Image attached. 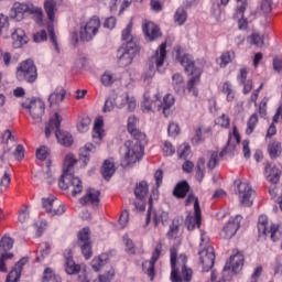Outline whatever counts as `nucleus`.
I'll return each mask as SVG.
<instances>
[{"mask_svg": "<svg viewBox=\"0 0 282 282\" xmlns=\"http://www.w3.org/2000/svg\"><path fill=\"white\" fill-rule=\"evenodd\" d=\"M198 254L203 269L208 272L215 265V249L213 246H208L207 248H203Z\"/></svg>", "mask_w": 282, "mask_h": 282, "instance_id": "obj_15", "label": "nucleus"}, {"mask_svg": "<svg viewBox=\"0 0 282 282\" xmlns=\"http://www.w3.org/2000/svg\"><path fill=\"white\" fill-rule=\"evenodd\" d=\"M235 61V51H227L220 55V67H227Z\"/></svg>", "mask_w": 282, "mask_h": 282, "instance_id": "obj_50", "label": "nucleus"}, {"mask_svg": "<svg viewBox=\"0 0 282 282\" xmlns=\"http://www.w3.org/2000/svg\"><path fill=\"white\" fill-rule=\"evenodd\" d=\"M42 206L52 217L63 215L65 213V205H63V203H61V200L56 199L54 196L50 198H42Z\"/></svg>", "mask_w": 282, "mask_h": 282, "instance_id": "obj_12", "label": "nucleus"}, {"mask_svg": "<svg viewBox=\"0 0 282 282\" xmlns=\"http://www.w3.org/2000/svg\"><path fill=\"white\" fill-rule=\"evenodd\" d=\"M191 155V145L188 143H183L177 149V156L180 160H186Z\"/></svg>", "mask_w": 282, "mask_h": 282, "instance_id": "obj_54", "label": "nucleus"}, {"mask_svg": "<svg viewBox=\"0 0 282 282\" xmlns=\"http://www.w3.org/2000/svg\"><path fill=\"white\" fill-rule=\"evenodd\" d=\"M116 80V75L111 70H105L100 76V83L104 87H111Z\"/></svg>", "mask_w": 282, "mask_h": 282, "instance_id": "obj_39", "label": "nucleus"}, {"mask_svg": "<svg viewBox=\"0 0 282 282\" xmlns=\"http://www.w3.org/2000/svg\"><path fill=\"white\" fill-rule=\"evenodd\" d=\"M172 87L176 94H182L184 91V77L180 74H174L172 76Z\"/></svg>", "mask_w": 282, "mask_h": 282, "instance_id": "obj_37", "label": "nucleus"}, {"mask_svg": "<svg viewBox=\"0 0 282 282\" xmlns=\"http://www.w3.org/2000/svg\"><path fill=\"white\" fill-rule=\"evenodd\" d=\"M105 124V121H102V118H97L95 120L94 129H93V140L95 142H100L102 138H105V129H102Z\"/></svg>", "mask_w": 282, "mask_h": 282, "instance_id": "obj_26", "label": "nucleus"}, {"mask_svg": "<svg viewBox=\"0 0 282 282\" xmlns=\"http://www.w3.org/2000/svg\"><path fill=\"white\" fill-rule=\"evenodd\" d=\"M28 263V258H22L15 264V268L11 270L7 276V282H19L21 279V272H23V265Z\"/></svg>", "mask_w": 282, "mask_h": 282, "instance_id": "obj_21", "label": "nucleus"}, {"mask_svg": "<svg viewBox=\"0 0 282 282\" xmlns=\"http://www.w3.org/2000/svg\"><path fill=\"white\" fill-rule=\"evenodd\" d=\"M282 147L281 142L272 141L268 145V152L270 158H279L281 155Z\"/></svg>", "mask_w": 282, "mask_h": 282, "instance_id": "obj_45", "label": "nucleus"}, {"mask_svg": "<svg viewBox=\"0 0 282 282\" xmlns=\"http://www.w3.org/2000/svg\"><path fill=\"white\" fill-rule=\"evenodd\" d=\"M10 182H11L10 173H8V171H4V174L2 175L0 181L1 193L8 191V186H10Z\"/></svg>", "mask_w": 282, "mask_h": 282, "instance_id": "obj_58", "label": "nucleus"}, {"mask_svg": "<svg viewBox=\"0 0 282 282\" xmlns=\"http://www.w3.org/2000/svg\"><path fill=\"white\" fill-rule=\"evenodd\" d=\"M133 30V22H129L127 28L121 32L122 41H127L117 50V65L118 67H129L133 63L137 54H140V39L131 35Z\"/></svg>", "mask_w": 282, "mask_h": 282, "instance_id": "obj_2", "label": "nucleus"}, {"mask_svg": "<svg viewBox=\"0 0 282 282\" xmlns=\"http://www.w3.org/2000/svg\"><path fill=\"white\" fill-rule=\"evenodd\" d=\"M96 151V147L94 143H86L83 148L79 149V159L83 161L85 166H87V162H89V155Z\"/></svg>", "mask_w": 282, "mask_h": 282, "instance_id": "obj_30", "label": "nucleus"}, {"mask_svg": "<svg viewBox=\"0 0 282 282\" xmlns=\"http://www.w3.org/2000/svg\"><path fill=\"white\" fill-rule=\"evenodd\" d=\"M12 39V45L15 50H19V47H23V45H28V41L30 39L25 34V31L21 28H18L14 30V32L11 34Z\"/></svg>", "mask_w": 282, "mask_h": 282, "instance_id": "obj_19", "label": "nucleus"}, {"mask_svg": "<svg viewBox=\"0 0 282 282\" xmlns=\"http://www.w3.org/2000/svg\"><path fill=\"white\" fill-rule=\"evenodd\" d=\"M44 10L51 23H54L55 12H56V2L54 0H46L44 2Z\"/></svg>", "mask_w": 282, "mask_h": 282, "instance_id": "obj_38", "label": "nucleus"}, {"mask_svg": "<svg viewBox=\"0 0 282 282\" xmlns=\"http://www.w3.org/2000/svg\"><path fill=\"white\" fill-rule=\"evenodd\" d=\"M99 202L100 191L97 189H87L86 195L79 199L80 204H91L93 206L98 205Z\"/></svg>", "mask_w": 282, "mask_h": 282, "instance_id": "obj_23", "label": "nucleus"}, {"mask_svg": "<svg viewBox=\"0 0 282 282\" xmlns=\"http://www.w3.org/2000/svg\"><path fill=\"white\" fill-rule=\"evenodd\" d=\"M161 254H162V242H159L155 246V248L152 252V257L149 261L152 262V263H158V260L160 259Z\"/></svg>", "mask_w": 282, "mask_h": 282, "instance_id": "obj_60", "label": "nucleus"}, {"mask_svg": "<svg viewBox=\"0 0 282 282\" xmlns=\"http://www.w3.org/2000/svg\"><path fill=\"white\" fill-rule=\"evenodd\" d=\"M166 236H167V239H177V237H180V223L174 220L170 225V229H169Z\"/></svg>", "mask_w": 282, "mask_h": 282, "instance_id": "obj_52", "label": "nucleus"}, {"mask_svg": "<svg viewBox=\"0 0 282 282\" xmlns=\"http://www.w3.org/2000/svg\"><path fill=\"white\" fill-rule=\"evenodd\" d=\"M109 261V256L107 253H101L99 257H96L91 261V268L95 272H100L104 265Z\"/></svg>", "mask_w": 282, "mask_h": 282, "instance_id": "obj_32", "label": "nucleus"}, {"mask_svg": "<svg viewBox=\"0 0 282 282\" xmlns=\"http://www.w3.org/2000/svg\"><path fill=\"white\" fill-rule=\"evenodd\" d=\"M10 22L8 15L0 14V36L2 39H8L10 36Z\"/></svg>", "mask_w": 282, "mask_h": 282, "instance_id": "obj_36", "label": "nucleus"}, {"mask_svg": "<svg viewBox=\"0 0 282 282\" xmlns=\"http://www.w3.org/2000/svg\"><path fill=\"white\" fill-rule=\"evenodd\" d=\"M196 169V180L197 182H202L206 175V159L199 158Z\"/></svg>", "mask_w": 282, "mask_h": 282, "instance_id": "obj_42", "label": "nucleus"}, {"mask_svg": "<svg viewBox=\"0 0 282 282\" xmlns=\"http://www.w3.org/2000/svg\"><path fill=\"white\" fill-rule=\"evenodd\" d=\"M166 61V42L161 43L159 50H156L154 56L152 57V63L156 66V69H160Z\"/></svg>", "mask_w": 282, "mask_h": 282, "instance_id": "obj_22", "label": "nucleus"}, {"mask_svg": "<svg viewBox=\"0 0 282 282\" xmlns=\"http://www.w3.org/2000/svg\"><path fill=\"white\" fill-rule=\"evenodd\" d=\"M218 162H219V152H217V151L209 152V160L207 163V169L213 171V169H215V166H217Z\"/></svg>", "mask_w": 282, "mask_h": 282, "instance_id": "obj_56", "label": "nucleus"}, {"mask_svg": "<svg viewBox=\"0 0 282 282\" xmlns=\"http://www.w3.org/2000/svg\"><path fill=\"white\" fill-rule=\"evenodd\" d=\"M18 221L20 224H26V221H30V207L23 206L18 214Z\"/></svg>", "mask_w": 282, "mask_h": 282, "instance_id": "obj_53", "label": "nucleus"}, {"mask_svg": "<svg viewBox=\"0 0 282 282\" xmlns=\"http://www.w3.org/2000/svg\"><path fill=\"white\" fill-rule=\"evenodd\" d=\"M98 30H100V18L94 15L80 28L79 34L82 41H91L98 34Z\"/></svg>", "mask_w": 282, "mask_h": 282, "instance_id": "obj_10", "label": "nucleus"}, {"mask_svg": "<svg viewBox=\"0 0 282 282\" xmlns=\"http://www.w3.org/2000/svg\"><path fill=\"white\" fill-rule=\"evenodd\" d=\"M30 12V14H34V12H39V10H34L32 4L15 2L11 8V17L12 19H17V21H21L23 19V14Z\"/></svg>", "mask_w": 282, "mask_h": 282, "instance_id": "obj_16", "label": "nucleus"}, {"mask_svg": "<svg viewBox=\"0 0 282 282\" xmlns=\"http://www.w3.org/2000/svg\"><path fill=\"white\" fill-rule=\"evenodd\" d=\"M66 91L63 87H57L53 94L48 97L50 105H58L65 100Z\"/></svg>", "mask_w": 282, "mask_h": 282, "instance_id": "obj_31", "label": "nucleus"}, {"mask_svg": "<svg viewBox=\"0 0 282 282\" xmlns=\"http://www.w3.org/2000/svg\"><path fill=\"white\" fill-rule=\"evenodd\" d=\"M143 272L147 274L150 281L155 280V262H151L150 260L143 263Z\"/></svg>", "mask_w": 282, "mask_h": 282, "instance_id": "obj_44", "label": "nucleus"}, {"mask_svg": "<svg viewBox=\"0 0 282 282\" xmlns=\"http://www.w3.org/2000/svg\"><path fill=\"white\" fill-rule=\"evenodd\" d=\"M68 256H65V272L66 274H78L80 272V264H76L74 258L72 257V251L67 252Z\"/></svg>", "mask_w": 282, "mask_h": 282, "instance_id": "obj_24", "label": "nucleus"}, {"mask_svg": "<svg viewBox=\"0 0 282 282\" xmlns=\"http://www.w3.org/2000/svg\"><path fill=\"white\" fill-rule=\"evenodd\" d=\"M17 78L20 82L25 80V83H34L36 78H39L34 62L31 59L22 62L17 70Z\"/></svg>", "mask_w": 282, "mask_h": 282, "instance_id": "obj_8", "label": "nucleus"}, {"mask_svg": "<svg viewBox=\"0 0 282 282\" xmlns=\"http://www.w3.org/2000/svg\"><path fill=\"white\" fill-rule=\"evenodd\" d=\"M116 276V270L112 267H109L104 274H100L98 279H95L94 282H111Z\"/></svg>", "mask_w": 282, "mask_h": 282, "instance_id": "obj_48", "label": "nucleus"}, {"mask_svg": "<svg viewBox=\"0 0 282 282\" xmlns=\"http://www.w3.org/2000/svg\"><path fill=\"white\" fill-rule=\"evenodd\" d=\"M270 235V239L273 241H280L282 237L281 229L278 225H271L267 230V236Z\"/></svg>", "mask_w": 282, "mask_h": 282, "instance_id": "obj_49", "label": "nucleus"}, {"mask_svg": "<svg viewBox=\"0 0 282 282\" xmlns=\"http://www.w3.org/2000/svg\"><path fill=\"white\" fill-rule=\"evenodd\" d=\"M265 178L271 184H279V180H281V171H279V167L269 164L265 166Z\"/></svg>", "mask_w": 282, "mask_h": 282, "instance_id": "obj_25", "label": "nucleus"}, {"mask_svg": "<svg viewBox=\"0 0 282 282\" xmlns=\"http://www.w3.org/2000/svg\"><path fill=\"white\" fill-rule=\"evenodd\" d=\"M61 122H63V117L58 112L54 113V117L50 119L48 123L45 127V137L50 138L52 131H55V138L59 144L63 147H72L74 143V138L69 132L61 131Z\"/></svg>", "mask_w": 282, "mask_h": 282, "instance_id": "obj_5", "label": "nucleus"}, {"mask_svg": "<svg viewBox=\"0 0 282 282\" xmlns=\"http://www.w3.org/2000/svg\"><path fill=\"white\" fill-rule=\"evenodd\" d=\"M185 224L187 226V230H195V228H199L202 226V208L197 207L196 204V212L194 215H188Z\"/></svg>", "mask_w": 282, "mask_h": 282, "instance_id": "obj_20", "label": "nucleus"}, {"mask_svg": "<svg viewBox=\"0 0 282 282\" xmlns=\"http://www.w3.org/2000/svg\"><path fill=\"white\" fill-rule=\"evenodd\" d=\"M120 228H127L129 226V210H123L119 217Z\"/></svg>", "mask_w": 282, "mask_h": 282, "instance_id": "obj_61", "label": "nucleus"}, {"mask_svg": "<svg viewBox=\"0 0 282 282\" xmlns=\"http://www.w3.org/2000/svg\"><path fill=\"white\" fill-rule=\"evenodd\" d=\"M48 155H50V152L47 151L46 147H41L36 151V158H37V160H41L42 162L47 160Z\"/></svg>", "mask_w": 282, "mask_h": 282, "instance_id": "obj_64", "label": "nucleus"}, {"mask_svg": "<svg viewBox=\"0 0 282 282\" xmlns=\"http://www.w3.org/2000/svg\"><path fill=\"white\" fill-rule=\"evenodd\" d=\"M216 124L223 127L224 129H228L230 127V118L227 115H221L217 120Z\"/></svg>", "mask_w": 282, "mask_h": 282, "instance_id": "obj_62", "label": "nucleus"}, {"mask_svg": "<svg viewBox=\"0 0 282 282\" xmlns=\"http://www.w3.org/2000/svg\"><path fill=\"white\" fill-rule=\"evenodd\" d=\"M120 98L121 102L117 105L118 109H123V107H128V111H135V107H138L135 97H131L129 96V94H124V96Z\"/></svg>", "mask_w": 282, "mask_h": 282, "instance_id": "obj_28", "label": "nucleus"}, {"mask_svg": "<svg viewBox=\"0 0 282 282\" xmlns=\"http://www.w3.org/2000/svg\"><path fill=\"white\" fill-rule=\"evenodd\" d=\"M91 127V119L89 117H79L77 121V130L79 133H87Z\"/></svg>", "mask_w": 282, "mask_h": 282, "instance_id": "obj_43", "label": "nucleus"}, {"mask_svg": "<svg viewBox=\"0 0 282 282\" xmlns=\"http://www.w3.org/2000/svg\"><path fill=\"white\" fill-rule=\"evenodd\" d=\"M138 118L135 116H130L127 121L128 133L134 138L135 143L133 141H126L123 147L121 148V153H123V158L121 159V166L127 169L128 166H133L135 162H138L141 158L142 153V142L140 138H142V131L138 129Z\"/></svg>", "mask_w": 282, "mask_h": 282, "instance_id": "obj_1", "label": "nucleus"}, {"mask_svg": "<svg viewBox=\"0 0 282 282\" xmlns=\"http://www.w3.org/2000/svg\"><path fill=\"white\" fill-rule=\"evenodd\" d=\"M257 124H259V115L254 112L249 117L247 121L246 134L252 135V133L254 132V129H257Z\"/></svg>", "mask_w": 282, "mask_h": 282, "instance_id": "obj_40", "label": "nucleus"}, {"mask_svg": "<svg viewBox=\"0 0 282 282\" xmlns=\"http://www.w3.org/2000/svg\"><path fill=\"white\" fill-rule=\"evenodd\" d=\"M176 58L178 63L184 67L186 74L193 76L187 83L188 91H192L193 96H199V91L195 88V85H199V77L202 76V66H198L197 63L193 61V57L188 54L180 55L177 51Z\"/></svg>", "mask_w": 282, "mask_h": 282, "instance_id": "obj_4", "label": "nucleus"}, {"mask_svg": "<svg viewBox=\"0 0 282 282\" xmlns=\"http://www.w3.org/2000/svg\"><path fill=\"white\" fill-rule=\"evenodd\" d=\"M221 93L226 96L227 102H232L237 96V93L230 82H225L223 84Z\"/></svg>", "mask_w": 282, "mask_h": 282, "instance_id": "obj_33", "label": "nucleus"}, {"mask_svg": "<svg viewBox=\"0 0 282 282\" xmlns=\"http://www.w3.org/2000/svg\"><path fill=\"white\" fill-rule=\"evenodd\" d=\"M134 197L138 202H133V213H142V182H139L134 188Z\"/></svg>", "mask_w": 282, "mask_h": 282, "instance_id": "obj_29", "label": "nucleus"}, {"mask_svg": "<svg viewBox=\"0 0 282 282\" xmlns=\"http://www.w3.org/2000/svg\"><path fill=\"white\" fill-rule=\"evenodd\" d=\"M58 275L53 271L52 268H46L43 273V281L45 282H58Z\"/></svg>", "mask_w": 282, "mask_h": 282, "instance_id": "obj_55", "label": "nucleus"}, {"mask_svg": "<svg viewBox=\"0 0 282 282\" xmlns=\"http://www.w3.org/2000/svg\"><path fill=\"white\" fill-rule=\"evenodd\" d=\"M113 173H116V165H113V162L106 160L101 169L102 177H105L106 180H111Z\"/></svg>", "mask_w": 282, "mask_h": 282, "instance_id": "obj_35", "label": "nucleus"}, {"mask_svg": "<svg viewBox=\"0 0 282 282\" xmlns=\"http://www.w3.org/2000/svg\"><path fill=\"white\" fill-rule=\"evenodd\" d=\"M143 32L145 41L150 43L153 41H158V39L162 36V31L160 30V26L151 21H145Z\"/></svg>", "mask_w": 282, "mask_h": 282, "instance_id": "obj_17", "label": "nucleus"}, {"mask_svg": "<svg viewBox=\"0 0 282 282\" xmlns=\"http://www.w3.org/2000/svg\"><path fill=\"white\" fill-rule=\"evenodd\" d=\"M188 191H191V185H188V182L181 181L174 187L173 195L178 199H184V197L188 195Z\"/></svg>", "mask_w": 282, "mask_h": 282, "instance_id": "obj_27", "label": "nucleus"}, {"mask_svg": "<svg viewBox=\"0 0 282 282\" xmlns=\"http://www.w3.org/2000/svg\"><path fill=\"white\" fill-rule=\"evenodd\" d=\"M24 109H28L34 124H41L43 122V116L45 113V102L41 99H32L30 104H22Z\"/></svg>", "mask_w": 282, "mask_h": 282, "instance_id": "obj_9", "label": "nucleus"}, {"mask_svg": "<svg viewBox=\"0 0 282 282\" xmlns=\"http://www.w3.org/2000/svg\"><path fill=\"white\" fill-rule=\"evenodd\" d=\"M174 261H175L176 272H180V270H182V268H186V263L188 261V258L186 257V254H181L177 258V253H176Z\"/></svg>", "mask_w": 282, "mask_h": 282, "instance_id": "obj_57", "label": "nucleus"}, {"mask_svg": "<svg viewBox=\"0 0 282 282\" xmlns=\"http://www.w3.org/2000/svg\"><path fill=\"white\" fill-rule=\"evenodd\" d=\"M33 40L35 43H43V41H47V32L42 30L33 34Z\"/></svg>", "mask_w": 282, "mask_h": 282, "instance_id": "obj_63", "label": "nucleus"}, {"mask_svg": "<svg viewBox=\"0 0 282 282\" xmlns=\"http://www.w3.org/2000/svg\"><path fill=\"white\" fill-rule=\"evenodd\" d=\"M153 196H150L149 198V209L145 218V224H149L151 221V217H153V223L155 226L159 224L158 215H155V212H153Z\"/></svg>", "mask_w": 282, "mask_h": 282, "instance_id": "obj_51", "label": "nucleus"}, {"mask_svg": "<svg viewBox=\"0 0 282 282\" xmlns=\"http://www.w3.org/2000/svg\"><path fill=\"white\" fill-rule=\"evenodd\" d=\"M163 155L165 158H170L171 155H175V147H173L172 142L165 141L163 144Z\"/></svg>", "mask_w": 282, "mask_h": 282, "instance_id": "obj_59", "label": "nucleus"}, {"mask_svg": "<svg viewBox=\"0 0 282 282\" xmlns=\"http://www.w3.org/2000/svg\"><path fill=\"white\" fill-rule=\"evenodd\" d=\"M241 221H243V217H241V215L230 218L223 228L221 237L224 239H232L235 235H237V230L241 227Z\"/></svg>", "mask_w": 282, "mask_h": 282, "instance_id": "obj_14", "label": "nucleus"}, {"mask_svg": "<svg viewBox=\"0 0 282 282\" xmlns=\"http://www.w3.org/2000/svg\"><path fill=\"white\" fill-rule=\"evenodd\" d=\"M89 228L84 227L78 232V246L84 254L85 259H91V240L89 239Z\"/></svg>", "mask_w": 282, "mask_h": 282, "instance_id": "obj_13", "label": "nucleus"}, {"mask_svg": "<svg viewBox=\"0 0 282 282\" xmlns=\"http://www.w3.org/2000/svg\"><path fill=\"white\" fill-rule=\"evenodd\" d=\"M241 142V135L239 134V130L237 126L232 127V133H229L227 147L220 152V156L226 155V153H230L235 151V147Z\"/></svg>", "mask_w": 282, "mask_h": 282, "instance_id": "obj_18", "label": "nucleus"}, {"mask_svg": "<svg viewBox=\"0 0 282 282\" xmlns=\"http://www.w3.org/2000/svg\"><path fill=\"white\" fill-rule=\"evenodd\" d=\"M269 227H268V216L265 215H261L258 219V232L261 236L268 237V231H269Z\"/></svg>", "mask_w": 282, "mask_h": 282, "instance_id": "obj_41", "label": "nucleus"}, {"mask_svg": "<svg viewBox=\"0 0 282 282\" xmlns=\"http://www.w3.org/2000/svg\"><path fill=\"white\" fill-rule=\"evenodd\" d=\"M186 19H188L186 10H184V8H178L174 14V23H176V25H184Z\"/></svg>", "mask_w": 282, "mask_h": 282, "instance_id": "obj_47", "label": "nucleus"}, {"mask_svg": "<svg viewBox=\"0 0 282 282\" xmlns=\"http://www.w3.org/2000/svg\"><path fill=\"white\" fill-rule=\"evenodd\" d=\"M237 193L241 206L250 207L253 204L254 192L248 181H241L237 185Z\"/></svg>", "mask_w": 282, "mask_h": 282, "instance_id": "obj_11", "label": "nucleus"}, {"mask_svg": "<svg viewBox=\"0 0 282 282\" xmlns=\"http://www.w3.org/2000/svg\"><path fill=\"white\" fill-rule=\"evenodd\" d=\"M175 105V97L171 94H167L163 98L162 107H163V113L165 118H169L171 116V107Z\"/></svg>", "mask_w": 282, "mask_h": 282, "instance_id": "obj_34", "label": "nucleus"}, {"mask_svg": "<svg viewBox=\"0 0 282 282\" xmlns=\"http://www.w3.org/2000/svg\"><path fill=\"white\" fill-rule=\"evenodd\" d=\"M12 248H14V239L8 235H4L0 240V250L8 252L9 250H12Z\"/></svg>", "mask_w": 282, "mask_h": 282, "instance_id": "obj_46", "label": "nucleus"}, {"mask_svg": "<svg viewBox=\"0 0 282 282\" xmlns=\"http://www.w3.org/2000/svg\"><path fill=\"white\" fill-rule=\"evenodd\" d=\"M78 162L74 154H67L64 160L63 175L59 178L58 186L62 191L70 189L73 197L83 193V181L74 176V166Z\"/></svg>", "mask_w": 282, "mask_h": 282, "instance_id": "obj_3", "label": "nucleus"}, {"mask_svg": "<svg viewBox=\"0 0 282 282\" xmlns=\"http://www.w3.org/2000/svg\"><path fill=\"white\" fill-rule=\"evenodd\" d=\"M241 268H243V253L237 251L225 264V268L223 270V279H226V281H230L234 274L241 272Z\"/></svg>", "mask_w": 282, "mask_h": 282, "instance_id": "obj_7", "label": "nucleus"}, {"mask_svg": "<svg viewBox=\"0 0 282 282\" xmlns=\"http://www.w3.org/2000/svg\"><path fill=\"white\" fill-rule=\"evenodd\" d=\"M171 254V281L172 282H191L193 281V269L188 267H183L180 271L175 268V254H177V248L172 247L170 249Z\"/></svg>", "mask_w": 282, "mask_h": 282, "instance_id": "obj_6", "label": "nucleus"}]
</instances>
